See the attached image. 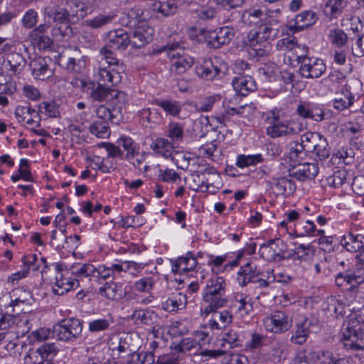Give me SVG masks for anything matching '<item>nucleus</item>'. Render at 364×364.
Masks as SVG:
<instances>
[{"instance_id":"47","label":"nucleus","mask_w":364,"mask_h":364,"mask_svg":"<svg viewBox=\"0 0 364 364\" xmlns=\"http://www.w3.org/2000/svg\"><path fill=\"white\" fill-rule=\"evenodd\" d=\"M24 65L25 60L22 55L18 53L8 54L6 59L4 61V65L14 73H19Z\"/></svg>"},{"instance_id":"25","label":"nucleus","mask_w":364,"mask_h":364,"mask_svg":"<svg viewBox=\"0 0 364 364\" xmlns=\"http://www.w3.org/2000/svg\"><path fill=\"white\" fill-rule=\"evenodd\" d=\"M233 316L228 309L213 311L208 325L212 331L225 330L232 322Z\"/></svg>"},{"instance_id":"13","label":"nucleus","mask_w":364,"mask_h":364,"mask_svg":"<svg viewBox=\"0 0 364 364\" xmlns=\"http://www.w3.org/2000/svg\"><path fill=\"white\" fill-rule=\"evenodd\" d=\"M230 308L235 310V314L240 318L250 316L253 312L252 299L246 294L234 292L230 299Z\"/></svg>"},{"instance_id":"28","label":"nucleus","mask_w":364,"mask_h":364,"mask_svg":"<svg viewBox=\"0 0 364 364\" xmlns=\"http://www.w3.org/2000/svg\"><path fill=\"white\" fill-rule=\"evenodd\" d=\"M130 318L137 326H151L156 322L158 316L154 310L139 309L133 311Z\"/></svg>"},{"instance_id":"17","label":"nucleus","mask_w":364,"mask_h":364,"mask_svg":"<svg viewBox=\"0 0 364 364\" xmlns=\"http://www.w3.org/2000/svg\"><path fill=\"white\" fill-rule=\"evenodd\" d=\"M235 35L232 27L223 26L209 33V45L214 48H218L223 45L230 43Z\"/></svg>"},{"instance_id":"61","label":"nucleus","mask_w":364,"mask_h":364,"mask_svg":"<svg viewBox=\"0 0 364 364\" xmlns=\"http://www.w3.org/2000/svg\"><path fill=\"white\" fill-rule=\"evenodd\" d=\"M310 152L315 154L317 160L323 161L327 159L330 155V151L328 144L326 138L322 136L317 144L314 145V147Z\"/></svg>"},{"instance_id":"39","label":"nucleus","mask_w":364,"mask_h":364,"mask_svg":"<svg viewBox=\"0 0 364 364\" xmlns=\"http://www.w3.org/2000/svg\"><path fill=\"white\" fill-rule=\"evenodd\" d=\"M197 264V259L188 252L186 256L180 257L175 261L172 264V271L179 274L188 272L193 270Z\"/></svg>"},{"instance_id":"50","label":"nucleus","mask_w":364,"mask_h":364,"mask_svg":"<svg viewBox=\"0 0 364 364\" xmlns=\"http://www.w3.org/2000/svg\"><path fill=\"white\" fill-rule=\"evenodd\" d=\"M116 17L117 15L113 13H110L107 15L99 14L94 18L87 19L85 21V24L86 26L92 29H98L111 23L116 18Z\"/></svg>"},{"instance_id":"21","label":"nucleus","mask_w":364,"mask_h":364,"mask_svg":"<svg viewBox=\"0 0 364 364\" xmlns=\"http://www.w3.org/2000/svg\"><path fill=\"white\" fill-rule=\"evenodd\" d=\"M232 85L235 91L241 96H247L257 89L255 80L248 74L240 73L233 77Z\"/></svg>"},{"instance_id":"41","label":"nucleus","mask_w":364,"mask_h":364,"mask_svg":"<svg viewBox=\"0 0 364 364\" xmlns=\"http://www.w3.org/2000/svg\"><path fill=\"white\" fill-rule=\"evenodd\" d=\"M242 331L239 328H232L224 333L220 339V346L223 348H232L241 345Z\"/></svg>"},{"instance_id":"42","label":"nucleus","mask_w":364,"mask_h":364,"mask_svg":"<svg viewBox=\"0 0 364 364\" xmlns=\"http://www.w3.org/2000/svg\"><path fill=\"white\" fill-rule=\"evenodd\" d=\"M346 6V0H328L323 7V14L331 20L337 18Z\"/></svg>"},{"instance_id":"59","label":"nucleus","mask_w":364,"mask_h":364,"mask_svg":"<svg viewBox=\"0 0 364 364\" xmlns=\"http://www.w3.org/2000/svg\"><path fill=\"white\" fill-rule=\"evenodd\" d=\"M263 161V157L261 154L253 155L240 154L237 156L236 165L240 168H246L252 166H256Z\"/></svg>"},{"instance_id":"11","label":"nucleus","mask_w":364,"mask_h":364,"mask_svg":"<svg viewBox=\"0 0 364 364\" xmlns=\"http://www.w3.org/2000/svg\"><path fill=\"white\" fill-rule=\"evenodd\" d=\"M287 250L286 243L279 238L269 240L261 245L260 255L267 261L280 262L285 258L284 254Z\"/></svg>"},{"instance_id":"53","label":"nucleus","mask_w":364,"mask_h":364,"mask_svg":"<svg viewBox=\"0 0 364 364\" xmlns=\"http://www.w3.org/2000/svg\"><path fill=\"white\" fill-rule=\"evenodd\" d=\"M314 253L311 245H305L304 244L299 245L294 250V253L291 256L295 263L305 262H309L313 259Z\"/></svg>"},{"instance_id":"30","label":"nucleus","mask_w":364,"mask_h":364,"mask_svg":"<svg viewBox=\"0 0 364 364\" xmlns=\"http://www.w3.org/2000/svg\"><path fill=\"white\" fill-rule=\"evenodd\" d=\"M259 276V272L257 271L256 265L253 263L247 262L240 267L237 273V282L238 284L244 287L247 284L255 282V279Z\"/></svg>"},{"instance_id":"9","label":"nucleus","mask_w":364,"mask_h":364,"mask_svg":"<svg viewBox=\"0 0 364 364\" xmlns=\"http://www.w3.org/2000/svg\"><path fill=\"white\" fill-rule=\"evenodd\" d=\"M105 62L98 65L96 80L100 85H105L113 88L117 86L122 80L120 73L124 71V66L105 65Z\"/></svg>"},{"instance_id":"52","label":"nucleus","mask_w":364,"mask_h":364,"mask_svg":"<svg viewBox=\"0 0 364 364\" xmlns=\"http://www.w3.org/2000/svg\"><path fill=\"white\" fill-rule=\"evenodd\" d=\"M328 38L333 46L341 48L348 43V38L344 31L338 27L331 28L328 33Z\"/></svg>"},{"instance_id":"40","label":"nucleus","mask_w":364,"mask_h":364,"mask_svg":"<svg viewBox=\"0 0 364 364\" xmlns=\"http://www.w3.org/2000/svg\"><path fill=\"white\" fill-rule=\"evenodd\" d=\"M113 92H114V88L100 85V83L95 86V82H92V86L89 87L87 94L93 101L103 102L112 97Z\"/></svg>"},{"instance_id":"43","label":"nucleus","mask_w":364,"mask_h":364,"mask_svg":"<svg viewBox=\"0 0 364 364\" xmlns=\"http://www.w3.org/2000/svg\"><path fill=\"white\" fill-rule=\"evenodd\" d=\"M343 97L336 98L333 100V107L339 111H343L350 107L354 102V95L350 91V86L345 85L341 90Z\"/></svg>"},{"instance_id":"3","label":"nucleus","mask_w":364,"mask_h":364,"mask_svg":"<svg viewBox=\"0 0 364 364\" xmlns=\"http://www.w3.org/2000/svg\"><path fill=\"white\" fill-rule=\"evenodd\" d=\"M160 52H166L170 60L169 70L173 74H183L193 65V59L184 53L178 43H167L160 49Z\"/></svg>"},{"instance_id":"54","label":"nucleus","mask_w":364,"mask_h":364,"mask_svg":"<svg viewBox=\"0 0 364 364\" xmlns=\"http://www.w3.org/2000/svg\"><path fill=\"white\" fill-rule=\"evenodd\" d=\"M307 150L298 141H292L289 145V159L294 164H299L307 154Z\"/></svg>"},{"instance_id":"19","label":"nucleus","mask_w":364,"mask_h":364,"mask_svg":"<svg viewBox=\"0 0 364 364\" xmlns=\"http://www.w3.org/2000/svg\"><path fill=\"white\" fill-rule=\"evenodd\" d=\"M130 43L131 39L124 29L112 30L106 35V44L113 50H124Z\"/></svg>"},{"instance_id":"2","label":"nucleus","mask_w":364,"mask_h":364,"mask_svg":"<svg viewBox=\"0 0 364 364\" xmlns=\"http://www.w3.org/2000/svg\"><path fill=\"white\" fill-rule=\"evenodd\" d=\"M341 341L348 350H364V322L361 316L350 314L341 329Z\"/></svg>"},{"instance_id":"51","label":"nucleus","mask_w":364,"mask_h":364,"mask_svg":"<svg viewBox=\"0 0 364 364\" xmlns=\"http://www.w3.org/2000/svg\"><path fill=\"white\" fill-rule=\"evenodd\" d=\"M112 50L113 49L107 44L100 49L101 59L99 60L98 65L103 61L106 63L105 65L117 67L124 66V64L117 58V56Z\"/></svg>"},{"instance_id":"31","label":"nucleus","mask_w":364,"mask_h":364,"mask_svg":"<svg viewBox=\"0 0 364 364\" xmlns=\"http://www.w3.org/2000/svg\"><path fill=\"white\" fill-rule=\"evenodd\" d=\"M208 173H212L210 178L201 181L200 184H197L196 187H191V189L195 191L209 192L215 193L222 186L220 176L215 172L214 168H211Z\"/></svg>"},{"instance_id":"36","label":"nucleus","mask_w":364,"mask_h":364,"mask_svg":"<svg viewBox=\"0 0 364 364\" xmlns=\"http://www.w3.org/2000/svg\"><path fill=\"white\" fill-rule=\"evenodd\" d=\"M150 149L154 154L159 156L164 157V159H170L172 156L174 151V146L168 139L166 138H156L150 144Z\"/></svg>"},{"instance_id":"26","label":"nucleus","mask_w":364,"mask_h":364,"mask_svg":"<svg viewBox=\"0 0 364 364\" xmlns=\"http://www.w3.org/2000/svg\"><path fill=\"white\" fill-rule=\"evenodd\" d=\"M203 308L201 309V315L208 316L213 311L226 306L228 300L225 296L202 294Z\"/></svg>"},{"instance_id":"48","label":"nucleus","mask_w":364,"mask_h":364,"mask_svg":"<svg viewBox=\"0 0 364 364\" xmlns=\"http://www.w3.org/2000/svg\"><path fill=\"white\" fill-rule=\"evenodd\" d=\"M32 294L30 291L23 288H16L11 293L10 305L12 307L18 306L20 304H31L32 301Z\"/></svg>"},{"instance_id":"4","label":"nucleus","mask_w":364,"mask_h":364,"mask_svg":"<svg viewBox=\"0 0 364 364\" xmlns=\"http://www.w3.org/2000/svg\"><path fill=\"white\" fill-rule=\"evenodd\" d=\"M82 321L75 318L62 319L53 326V336L63 341H74L82 333Z\"/></svg>"},{"instance_id":"55","label":"nucleus","mask_w":364,"mask_h":364,"mask_svg":"<svg viewBox=\"0 0 364 364\" xmlns=\"http://www.w3.org/2000/svg\"><path fill=\"white\" fill-rule=\"evenodd\" d=\"M269 18L260 9L245 11L242 16L243 23L248 26L257 25L259 21L264 22V20Z\"/></svg>"},{"instance_id":"56","label":"nucleus","mask_w":364,"mask_h":364,"mask_svg":"<svg viewBox=\"0 0 364 364\" xmlns=\"http://www.w3.org/2000/svg\"><path fill=\"white\" fill-rule=\"evenodd\" d=\"M143 11L141 9L134 7L129 9L126 16L122 18V24L130 28L138 26L142 18Z\"/></svg>"},{"instance_id":"16","label":"nucleus","mask_w":364,"mask_h":364,"mask_svg":"<svg viewBox=\"0 0 364 364\" xmlns=\"http://www.w3.org/2000/svg\"><path fill=\"white\" fill-rule=\"evenodd\" d=\"M317 20L318 16L314 11L306 10L298 14L294 20L290 21L288 27L293 33H296L314 25Z\"/></svg>"},{"instance_id":"49","label":"nucleus","mask_w":364,"mask_h":364,"mask_svg":"<svg viewBox=\"0 0 364 364\" xmlns=\"http://www.w3.org/2000/svg\"><path fill=\"white\" fill-rule=\"evenodd\" d=\"M95 267L90 263H76L71 266L70 272L75 278L93 277Z\"/></svg>"},{"instance_id":"18","label":"nucleus","mask_w":364,"mask_h":364,"mask_svg":"<svg viewBox=\"0 0 364 364\" xmlns=\"http://www.w3.org/2000/svg\"><path fill=\"white\" fill-rule=\"evenodd\" d=\"M364 282V274L358 269H348L343 272L338 273L335 278L336 284L343 287L345 284L350 286V289L355 287Z\"/></svg>"},{"instance_id":"35","label":"nucleus","mask_w":364,"mask_h":364,"mask_svg":"<svg viewBox=\"0 0 364 364\" xmlns=\"http://www.w3.org/2000/svg\"><path fill=\"white\" fill-rule=\"evenodd\" d=\"M299 358L307 364H332L333 354L329 350L311 351Z\"/></svg>"},{"instance_id":"63","label":"nucleus","mask_w":364,"mask_h":364,"mask_svg":"<svg viewBox=\"0 0 364 364\" xmlns=\"http://www.w3.org/2000/svg\"><path fill=\"white\" fill-rule=\"evenodd\" d=\"M90 133L98 138H105L109 135V125L105 120H95L89 127Z\"/></svg>"},{"instance_id":"24","label":"nucleus","mask_w":364,"mask_h":364,"mask_svg":"<svg viewBox=\"0 0 364 364\" xmlns=\"http://www.w3.org/2000/svg\"><path fill=\"white\" fill-rule=\"evenodd\" d=\"M191 0H156L151 4V9L163 16L174 14L178 6L188 4Z\"/></svg>"},{"instance_id":"45","label":"nucleus","mask_w":364,"mask_h":364,"mask_svg":"<svg viewBox=\"0 0 364 364\" xmlns=\"http://www.w3.org/2000/svg\"><path fill=\"white\" fill-rule=\"evenodd\" d=\"M154 103L161 107L166 114L174 117H178L182 109L181 102L172 99L157 100Z\"/></svg>"},{"instance_id":"6","label":"nucleus","mask_w":364,"mask_h":364,"mask_svg":"<svg viewBox=\"0 0 364 364\" xmlns=\"http://www.w3.org/2000/svg\"><path fill=\"white\" fill-rule=\"evenodd\" d=\"M296 60L299 65V73L304 78L320 77L326 70V64L321 58L301 55L296 56Z\"/></svg>"},{"instance_id":"7","label":"nucleus","mask_w":364,"mask_h":364,"mask_svg":"<svg viewBox=\"0 0 364 364\" xmlns=\"http://www.w3.org/2000/svg\"><path fill=\"white\" fill-rule=\"evenodd\" d=\"M140 268V264L133 261H118L116 263H112L109 266L101 265L95 271L93 277L99 279L112 280L117 275H120L122 272H127L133 269L137 270Z\"/></svg>"},{"instance_id":"62","label":"nucleus","mask_w":364,"mask_h":364,"mask_svg":"<svg viewBox=\"0 0 364 364\" xmlns=\"http://www.w3.org/2000/svg\"><path fill=\"white\" fill-rule=\"evenodd\" d=\"M316 232V225L312 220H306L298 223L295 226L296 237L313 236Z\"/></svg>"},{"instance_id":"20","label":"nucleus","mask_w":364,"mask_h":364,"mask_svg":"<svg viewBox=\"0 0 364 364\" xmlns=\"http://www.w3.org/2000/svg\"><path fill=\"white\" fill-rule=\"evenodd\" d=\"M132 341V336L129 334H125L124 336L121 337L117 336L112 338L108 342L109 348L114 354L117 352L118 356H120V354L122 353H127V355L132 356L136 348L131 343Z\"/></svg>"},{"instance_id":"60","label":"nucleus","mask_w":364,"mask_h":364,"mask_svg":"<svg viewBox=\"0 0 364 364\" xmlns=\"http://www.w3.org/2000/svg\"><path fill=\"white\" fill-rule=\"evenodd\" d=\"M117 142L118 145L123 147L124 150L126 151V159H132L133 154H137L139 150V145L129 136H122L118 139Z\"/></svg>"},{"instance_id":"32","label":"nucleus","mask_w":364,"mask_h":364,"mask_svg":"<svg viewBox=\"0 0 364 364\" xmlns=\"http://www.w3.org/2000/svg\"><path fill=\"white\" fill-rule=\"evenodd\" d=\"M21 261L23 264V269H28V273L29 272L30 269H32L33 271L40 270L42 274V277H44V274L47 272V269H48V266L46 262V258L44 257H41L38 259V257L36 254H28L22 257Z\"/></svg>"},{"instance_id":"5","label":"nucleus","mask_w":364,"mask_h":364,"mask_svg":"<svg viewBox=\"0 0 364 364\" xmlns=\"http://www.w3.org/2000/svg\"><path fill=\"white\" fill-rule=\"evenodd\" d=\"M55 272V282L53 286V291L55 294L63 295L72 289L79 287V280L72 277L70 272L65 269L62 263L53 264Z\"/></svg>"},{"instance_id":"34","label":"nucleus","mask_w":364,"mask_h":364,"mask_svg":"<svg viewBox=\"0 0 364 364\" xmlns=\"http://www.w3.org/2000/svg\"><path fill=\"white\" fill-rule=\"evenodd\" d=\"M319 168L316 163H299L292 176L299 181L314 179L318 173Z\"/></svg>"},{"instance_id":"8","label":"nucleus","mask_w":364,"mask_h":364,"mask_svg":"<svg viewBox=\"0 0 364 364\" xmlns=\"http://www.w3.org/2000/svg\"><path fill=\"white\" fill-rule=\"evenodd\" d=\"M263 323L267 331L274 333L287 332L292 326V319L284 311L278 310L272 312L263 319Z\"/></svg>"},{"instance_id":"64","label":"nucleus","mask_w":364,"mask_h":364,"mask_svg":"<svg viewBox=\"0 0 364 364\" xmlns=\"http://www.w3.org/2000/svg\"><path fill=\"white\" fill-rule=\"evenodd\" d=\"M154 355L151 352H140L136 350L132 356V360H128L127 364H154Z\"/></svg>"},{"instance_id":"33","label":"nucleus","mask_w":364,"mask_h":364,"mask_svg":"<svg viewBox=\"0 0 364 364\" xmlns=\"http://www.w3.org/2000/svg\"><path fill=\"white\" fill-rule=\"evenodd\" d=\"M340 243L347 251L356 252L364 247V235L349 232L342 237Z\"/></svg>"},{"instance_id":"38","label":"nucleus","mask_w":364,"mask_h":364,"mask_svg":"<svg viewBox=\"0 0 364 364\" xmlns=\"http://www.w3.org/2000/svg\"><path fill=\"white\" fill-rule=\"evenodd\" d=\"M226 282L223 277L215 276L207 280L206 285L202 294L225 296Z\"/></svg>"},{"instance_id":"23","label":"nucleus","mask_w":364,"mask_h":364,"mask_svg":"<svg viewBox=\"0 0 364 364\" xmlns=\"http://www.w3.org/2000/svg\"><path fill=\"white\" fill-rule=\"evenodd\" d=\"M15 116L18 121L29 125L31 129L38 127L41 123L39 112L28 106H18L16 108Z\"/></svg>"},{"instance_id":"58","label":"nucleus","mask_w":364,"mask_h":364,"mask_svg":"<svg viewBox=\"0 0 364 364\" xmlns=\"http://www.w3.org/2000/svg\"><path fill=\"white\" fill-rule=\"evenodd\" d=\"M183 125L179 122H171L167 126V136L171 143H178L183 139Z\"/></svg>"},{"instance_id":"29","label":"nucleus","mask_w":364,"mask_h":364,"mask_svg":"<svg viewBox=\"0 0 364 364\" xmlns=\"http://www.w3.org/2000/svg\"><path fill=\"white\" fill-rule=\"evenodd\" d=\"M48 61H50V58H36L30 63V67L32 74L35 78L44 80L53 75V70L49 68Z\"/></svg>"},{"instance_id":"57","label":"nucleus","mask_w":364,"mask_h":364,"mask_svg":"<svg viewBox=\"0 0 364 364\" xmlns=\"http://www.w3.org/2000/svg\"><path fill=\"white\" fill-rule=\"evenodd\" d=\"M44 13L49 18H52L55 21H60L65 20L70 15L68 11L65 8H61L57 5H49L44 9Z\"/></svg>"},{"instance_id":"37","label":"nucleus","mask_w":364,"mask_h":364,"mask_svg":"<svg viewBox=\"0 0 364 364\" xmlns=\"http://www.w3.org/2000/svg\"><path fill=\"white\" fill-rule=\"evenodd\" d=\"M186 304V296L181 292L176 291L172 293L165 301L162 302L161 306L166 311L175 312L185 308Z\"/></svg>"},{"instance_id":"15","label":"nucleus","mask_w":364,"mask_h":364,"mask_svg":"<svg viewBox=\"0 0 364 364\" xmlns=\"http://www.w3.org/2000/svg\"><path fill=\"white\" fill-rule=\"evenodd\" d=\"M245 46L247 47L250 57L257 60L267 56L272 49L270 43L259 41L254 36L250 34H247Z\"/></svg>"},{"instance_id":"44","label":"nucleus","mask_w":364,"mask_h":364,"mask_svg":"<svg viewBox=\"0 0 364 364\" xmlns=\"http://www.w3.org/2000/svg\"><path fill=\"white\" fill-rule=\"evenodd\" d=\"M137 116L143 123L159 124L163 120L162 114L156 108H143L138 111Z\"/></svg>"},{"instance_id":"46","label":"nucleus","mask_w":364,"mask_h":364,"mask_svg":"<svg viewBox=\"0 0 364 364\" xmlns=\"http://www.w3.org/2000/svg\"><path fill=\"white\" fill-rule=\"evenodd\" d=\"M59 63L65 66L67 70L73 73H82L86 66V63L83 58L76 59L75 58H66L62 55L60 57Z\"/></svg>"},{"instance_id":"10","label":"nucleus","mask_w":364,"mask_h":364,"mask_svg":"<svg viewBox=\"0 0 364 364\" xmlns=\"http://www.w3.org/2000/svg\"><path fill=\"white\" fill-rule=\"evenodd\" d=\"M225 68V65L220 58L214 57L204 60L200 65L197 66L196 73L201 79L213 81L221 77V73Z\"/></svg>"},{"instance_id":"12","label":"nucleus","mask_w":364,"mask_h":364,"mask_svg":"<svg viewBox=\"0 0 364 364\" xmlns=\"http://www.w3.org/2000/svg\"><path fill=\"white\" fill-rule=\"evenodd\" d=\"M58 352V348L55 343H44L36 350H29L25 360L27 363L32 364H39V360L53 361Z\"/></svg>"},{"instance_id":"27","label":"nucleus","mask_w":364,"mask_h":364,"mask_svg":"<svg viewBox=\"0 0 364 364\" xmlns=\"http://www.w3.org/2000/svg\"><path fill=\"white\" fill-rule=\"evenodd\" d=\"M97 294L108 300L118 301L124 296L123 285L120 282H105L98 289Z\"/></svg>"},{"instance_id":"14","label":"nucleus","mask_w":364,"mask_h":364,"mask_svg":"<svg viewBox=\"0 0 364 364\" xmlns=\"http://www.w3.org/2000/svg\"><path fill=\"white\" fill-rule=\"evenodd\" d=\"M279 21L269 17L266 18L259 27L257 31L250 32L248 34L254 36L257 41L270 43L279 33Z\"/></svg>"},{"instance_id":"22","label":"nucleus","mask_w":364,"mask_h":364,"mask_svg":"<svg viewBox=\"0 0 364 364\" xmlns=\"http://www.w3.org/2000/svg\"><path fill=\"white\" fill-rule=\"evenodd\" d=\"M312 326V321L308 318L304 317L298 321L292 331L291 341L293 343L302 345L307 341L311 333L310 328Z\"/></svg>"},{"instance_id":"1","label":"nucleus","mask_w":364,"mask_h":364,"mask_svg":"<svg viewBox=\"0 0 364 364\" xmlns=\"http://www.w3.org/2000/svg\"><path fill=\"white\" fill-rule=\"evenodd\" d=\"M263 119L268 125L266 134L271 138L291 137L303 130V124L299 119H287L282 108L274 107L263 113Z\"/></svg>"}]
</instances>
